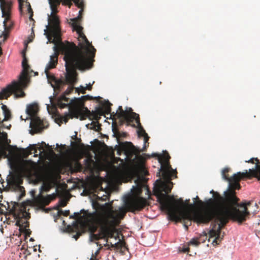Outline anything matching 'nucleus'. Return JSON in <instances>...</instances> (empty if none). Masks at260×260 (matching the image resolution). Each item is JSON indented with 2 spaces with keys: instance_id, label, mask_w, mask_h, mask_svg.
Instances as JSON below:
<instances>
[{
  "instance_id": "1",
  "label": "nucleus",
  "mask_w": 260,
  "mask_h": 260,
  "mask_svg": "<svg viewBox=\"0 0 260 260\" xmlns=\"http://www.w3.org/2000/svg\"><path fill=\"white\" fill-rule=\"evenodd\" d=\"M235 176L234 181H228L227 190L224 191L223 196L217 193L215 200L209 199L205 203L199 200L198 203L204 208L193 211L191 220L198 224H207L214 219L209 232L210 238L215 237L213 244L217 245L222 239L220 237L221 230L230 219L241 223L249 215L248 211L253 201L243 202L239 203L240 199L236 195V190L241 188L239 179Z\"/></svg>"
},
{
  "instance_id": "2",
  "label": "nucleus",
  "mask_w": 260,
  "mask_h": 260,
  "mask_svg": "<svg viewBox=\"0 0 260 260\" xmlns=\"http://www.w3.org/2000/svg\"><path fill=\"white\" fill-rule=\"evenodd\" d=\"M159 162L161 168L157 173V176H162L164 181L160 179L157 180L158 184L154 189V195L161 210L167 212L172 220L180 222L183 221L186 230H188V226L191 224L193 211L195 210H192L194 204H189V200H186V204H185L182 199L175 200L173 196L167 194L171 191L173 187L171 177L177 178V172L172 168L169 161Z\"/></svg>"
},
{
  "instance_id": "3",
  "label": "nucleus",
  "mask_w": 260,
  "mask_h": 260,
  "mask_svg": "<svg viewBox=\"0 0 260 260\" xmlns=\"http://www.w3.org/2000/svg\"><path fill=\"white\" fill-rule=\"evenodd\" d=\"M93 207L96 211L90 214L89 217L94 223L102 228L103 237L106 240V243L104 246L107 247V249H110L108 239L114 238L116 240L119 238L116 226L119 224L120 220L123 219L125 212L123 211L113 210L108 203L102 205L97 203L94 204ZM110 243L111 248L120 249L122 253H124L125 250H128L125 242L120 241V239L115 244L112 242Z\"/></svg>"
},
{
  "instance_id": "4",
  "label": "nucleus",
  "mask_w": 260,
  "mask_h": 260,
  "mask_svg": "<svg viewBox=\"0 0 260 260\" xmlns=\"http://www.w3.org/2000/svg\"><path fill=\"white\" fill-rule=\"evenodd\" d=\"M79 47L73 42H67V44H61L60 48L63 53L65 54L63 59L67 72L66 82L70 85H74L77 81L76 69L83 70L89 67L93 61L96 50L85 47L81 43H79Z\"/></svg>"
},
{
  "instance_id": "5",
  "label": "nucleus",
  "mask_w": 260,
  "mask_h": 260,
  "mask_svg": "<svg viewBox=\"0 0 260 260\" xmlns=\"http://www.w3.org/2000/svg\"><path fill=\"white\" fill-rule=\"evenodd\" d=\"M46 28L44 30L45 34L46 35L48 41L54 44L53 47L54 52L53 55L50 56V61L46 67L45 72L48 79L51 80L54 82V85L51 84L52 87L54 89L60 90L61 86L65 84L64 82L61 80L57 79L53 75L49 76L48 75L47 70L55 68L57 64L59 52L65 56V54L62 52L60 45L61 44H67L68 41H66L65 43L62 42L61 28L58 26V20L55 16H52L51 20L49 19V25H47Z\"/></svg>"
},
{
  "instance_id": "6",
  "label": "nucleus",
  "mask_w": 260,
  "mask_h": 260,
  "mask_svg": "<svg viewBox=\"0 0 260 260\" xmlns=\"http://www.w3.org/2000/svg\"><path fill=\"white\" fill-rule=\"evenodd\" d=\"M22 66L23 70L18 77V80L13 81L11 84L0 91V100L7 99L12 94H14L15 98H24L25 96V93L23 90L28 86L29 82L28 76L29 73L33 72V71L30 69L25 55H23ZM0 141H8V135L6 132H0ZM9 141L10 142V140Z\"/></svg>"
},
{
  "instance_id": "7",
  "label": "nucleus",
  "mask_w": 260,
  "mask_h": 260,
  "mask_svg": "<svg viewBox=\"0 0 260 260\" xmlns=\"http://www.w3.org/2000/svg\"><path fill=\"white\" fill-rule=\"evenodd\" d=\"M255 161H256V165L254 169H249L248 172L245 170V172H238L236 174H234L231 177H229V175L226 174L230 171V169L228 168H224L222 171L223 178L228 181H234L233 178L236 176H237L236 179H239L240 182L244 178H250L253 177L256 178L258 181H260V161L259 159L256 157L251 158L249 160L245 161L246 162L251 164H254Z\"/></svg>"
},
{
  "instance_id": "8",
  "label": "nucleus",
  "mask_w": 260,
  "mask_h": 260,
  "mask_svg": "<svg viewBox=\"0 0 260 260\" xmlns=\"http://www.w3.org/2000/svg\"><path fill=\"white\" fill-rule=\"evenodd\" d=\"M142 190L141 187L137 188V196H130L124 200L125 208L128 211L135 212L144 209L147 205L146 199L140 197Z\"/></svg>"
},
{
  "instance_id": "9",
  "label": "nucleus",
  "mask_w": 260,
  "mask_h": 260,
  "mask_svg": "<svg viewBox=\"0 0 260 260\" xmlns=\"http://www.w3.org/2000/svg\"><path fill=\"white\" fill-rule=\"evenodd\" d=\"M9 216H12L14 218V220L16 221L15 225L19 227L21 232L29 226V222L27 219L30 218L29 214L26 213L23 209L20 208L17 209L14 206L10 210Z\"/></svg>"
},
{
  "instance_id": "10",
  "label": "nucleus",
  "mask_w": 260,
  "mask_h": 260,
  "mask_svg": "<svg viewBox=\"0 0 260 260\" xmlns=\"http://www.w3.org/2000/svg\"><path fill=\"white\" fill-rule=\"evenodd\" d=\"M72 1H73L75 4L79 8H82L84 6V3L83 0H48L50 7L51 10V13L50 15H48V25H49V19L51 20L52 16H55L58 20V26H60V20L58 16L57 15L58 11V7H59L60 2L63 5H68L69 8L72 5Z\"/></svg>"
},
{
  "instance_id": "11",
  "label": "nucleus",
  "mask_w": 260,
  "mask_h": 260,
  "mask_svg": "<svg viewBox=\"0 0 260 260\" xmlns=\"http://www.w3.org/2000/svg\"><path fill=\"white\" fill-rule=\"evenodd\" d=\"M92 99V97L89 95H83L78 99L79 103L81 104L80 107L74 108L70 110V115L71 118L74 117L78 118H79L80 120H84L87 118V114L89 113V110L87 107H85L84 105V103L87 101Z\"/></svg>"
},
{
  "instance_id": "12",
  "label": "nucleus",
  "mask_w": 260,
  "mask_h": 260,
  "mask_svg": "<svg viewBox=\"0 0 260 260\" xmlns=\"http://www.w3.org/2000/svg\"><path fill=\"white\" fill-rule=\"evenodd\" d=\"M80 9L81 10L79 12V16L77 17L71 19V21L72 22V25L73 30L77 31L78 40L80 42L79 43H83L85 47L91 48L92 46L83 32L82 30L83 28L80 24V22L82 19V15L83 12V8Z\"/></svg>"
},
{
  "instance_id": "13",
  "label": "nucleus",
  "mask_w": 260,
  "mask_h": 260,
  "mask_svg": "<svg viewBox=\"0 0 260 260\" xmlns=\"http://www.w3.org/2000/svg\"><path fill=\"white\" fill-rule=\"evenodd\" d=\"M93 214L92 213H89L87 211H85L84 209H82L80 211V213H74V217H71V218H74L77 219H81L84 220V222L86 224L91 223L92 226L90 228L91 233H94L97 230L98 227L100 226L99 225L96 224L95 223L93 222L92 219H90L91 217H89L90 214Z\"/></svg>"
},
{
  "instance_id": "14",
  "label": "nucleus",
  "mask_w": 260,
  "mask_h": 260,
  "mask_svg": "<svg viewBox=\"0 0 260 260\" xmlns=\"http://www.w3.org/2000/svg\"><path fill=\"white\" fill-rule=\"evenodd\" d=\"M7 184L10 186L15 188H19L21 192V196L25 195L24 188L20 185L23 182V180L20 175L18 173L11 174L7 177Z\"/></svg>"
},
{
  "instance_id": "15",
  "label": "nucleus",
  "mask_w": 260,
  "mask_h": 260,
  "mask_svg": "<svg viewBox=\"0 0 260 260\" xmlns=\"http://www.w3.org/2000/svg\"><path fill=\"white\" fill-rule=\"evenodd\" d=\"M119 112H116L114 114L113 112V116H117L119 118H123L127 122H133L135 120L136 123L140 124V120L139 115L135 112H132L131 114L128 113L125 111H124L121 106L118 107Z\"/></svg>"
},
{
  "instance_id": "16",
  "label": "nucleus",
  "mask_w": 260,
  "mask_h": 260,
  "mask_svg": "<svg viewBox=\"0 0 260 260\" xmlns=\"http://www.w3.org/2000/svg\"><path fill=\"white\" fill-rule=\"evenodd\" d=\"M12 6V2L10 1H2L1 3V9L2 12L3 17L6 18L10 17L11 10Z\"/></svg>"
},
{
  "instance_id": "17",
  "label": "nucleus",
  "mask_w": 260,
  "mask_h": 260,
  "mask_svg": "<svg viewBox=\"0 0 260 260\" xmlns=\"http://www.w3.org/2000/svg\"><path fill=\"white\" fill-rule=\"evenodd\" d=\"M43 121L37 116L31 118L30 126L35 131V133L40 132L42 129Z\"/></svg>"
},
{
  "instance_id": "18",
  "label": "nucleus",
  "mask_w": 260,
  "mask_h": 260,
  "mask_svg": "<svg viewBox=\"0 0 260 260\" xmlns=\"http://www.w3.org/2000/svg\"><path fill=\"white\" fill-rule=\"evenodd\" d=\"M38 107L36 104H31L27 107L26 113L31 118L37 115Z\"/></svg>"
},
{
  "instance_id": "19",
  "label": "nucleus",
  "mask_w": 260,
  "mask_h": 260,
  "mask_svg": "<svg viewBox=\"0 0 260 260\" xmlns=\"http://www.w3.org/2000/svg\"><path fill=\"white\" fill-rule=\"evenodd\" d=\"M111 105L112 104L109 102V101H105L104 103L102 104L101 106V108L103 109L105 113L107 115L110 114V116H113V114H111Z\"/></svg>"
},
{
  "instance_id": "20",
  "label": "nucleus",
  "mask_w": 260,
  "mask_h": 260,
  "mask_svg": "<svg viewBox=\"0 0 260 260\" xmlns=\"http://www.w3.org/2000/svg\"><path fill=\"white\" fill-rule=\"evenodd\" d=\"M54 199L51 195H47L46 197L42 196L40 198V202L44 206L48 205L51 201Z\"/></svg>"
},
{
  "instance_id": "21",
  "label": "nucleus",
  "mask_w": 260,
  "mask_h": 260,
  "mask_svg": "<svg viewBox=\"0 0 260 260\" xmlns=\"http://www.w3.org/2000/svg\"><path fill=\"white\" fill-rule=\"evenodd\" d=\"M90 239L91 241H97L101 239H104L103 237V231H102V228H100V232L98 234L91 233L90 236Z\"/></svg>"
},
{
  "instance_id": "22",
  "label": "nucleus",
  "mask_w": 260,
  "mask_h": 260,
  "mask_svg": "<svg viewBox=\"0 0 260 260\" xmlns=\"http://www.w3.org/2000/svg\"><path fill=\"white\" fill-rule=\"evenodd\" d=\"M87 118H88L90 120H95L98 121L100 119V117L99 116L98 114L95 112H90L87 114Z\"/></svg>"
},
{
  "instance_id": "23",
  "label": "nucleus",
  "mask_w": 260,
  "mask_h": 260,
  "mask_svg": "<svg viewBox=\"0 0 260 260\" xmlns=\"http://www.w3.org/2000/svg\"><path fill=\"white\" fill-rule=\"evenodd\" d=\"M171 157L168 152L166 151H164L162 155H160L159 157V161H169Z\"/></svg>"
},
{
  "instance_id": "24",
  "label": "nucleus",
  "mask_w": 260,
  "mask_h": 260,
  "mask_svg": "<svg viewBox=\"0 0 260 260\" xmlns=\"http://www.w3.org/2000/svg\"><path fill=\"white\" fill-rule=\"evenodd\" d=\"M4 26L5 27V29H9L11 28L13 26V23L10 19V17H8V19H7L6 18H5V20L4 21Z\"/></svg>"
},
{
  "instance_id": "25",
  "label": "nucleus",
  "mask_w": 260,
  "mask_h": 260,
  "mask_svg": "<svg viewBox=\"0 0 260 260\" xmlns=\"http://www.w3.org/2000/svg\"><path fill=\"white\" fill-rule=\"evenodd\" d=\"M137 123L139 127V131L138 132V135L139 137H143L144 138H145V137L148 136L147 134L146 133L145 131L142 127L141 124H140L138 123Z\"/></svg>"
},
{
  "instance_id": "26",
  "label": "nucleus",
  "mask_w": 260,
  "mask_h": 260,
  "mask_svg": "<svg viewBox=\"0 0 260 260\" xmlns=\"http://www.w3.org/2000/svg\"><path fill=\"white\" fill-rule=\"evenodd\" d=\"M26 151H27V155H30L34 153L35 154V156L37 155V154H36L37 152V149L36 148L35 145H30V146L27 148Z\"/></svg>"
},
{
  "instance_id": "27",
  "label": "nucleus",
  "mask_w": 260,
  "mask_h": 260,
  "mask_svg": "<svg viewBox=\"0 0 260 260\" xmlns=\"http://www.w3.org/2000/svg\"><path fill=\"white\" fill-rule=\"evenodd\" d=\"M70 118H71L69 113H67L64 115L61 116L60 117V120L61 122H62L63 121L64 123H67Z\"/></svg>"
},
{
  "instance_id": "28",
  "label": "nucleus",
  "mask_w": 260,
  "mask_h": 260,
  "mask_svg": "<svg viewBox=\"0 0 260 260\" xmlns=\"http://www.w3.org/2000/svg\"><path fill=\"white\" fill-rule=\"evenodd\" d=\"M207 237H207V235L206 234H205L204 235H201L199 237H197L199 244H200L201 243H204L206 241V240H207Z\"/></svg>"
},
{
  "instance_id": "29",
  "label": "nucleus",
  "mask_w": 260,
  "mask_h": 260,
  "mask_svg": "<svg viewBox=\"0 0 260 260\" xmlns=\"http://www.w3.org/2000/svg\"><path fill=\"white\" fill-rule=\"evenodd\" d=\"M190 245H194L196 246H199L200 245V244L199 243L198 238H192V239H191V240L188 243V246Z\"/></svg>"
},
{
  "instance_id": "30",
  "label": "nucleus",
  "mask_w": 260,
  "mask_h": 260,
  "mask_svg": "<svg viewBox=\"0 0 260 260\" xmlns=\"http://www.w3.org/2000/svg\"><path fill=\"white\" fill-rule=\"evenodd\" d=\"M25 5L27 7V11L28 13L30 14L29 19H31L33 15V11L31 8L29 2H26Z\"/></svg>"
},
{
  "instance_id": "31",
  "label": "nucleus",
  "mask_w": 260,
  "mask_h": 260,
  "mask_svg": "<svg viewBox=\"0 0 260 260\" xmlns=\"http://www.w3.org/2000/svg\"><path fill=\"white\" fill-rule=\"evenodd\" d=\"M149 137L148 136L145 137L144 138V146L143 148L141 150V151H146V148L149 146V143H148V141L149 140Z\"/></svg>"
},
{
  "instance_id": "32",
  "label": "nucleus",
  "mask_w": 260,
  "mask_h": 260,
  "mask_svg": "<svg viewBox=\"0 0 260 260\" xmlns=\"http://www.w3.org/2000/svg\"><path fill=\"white\" fill-rule=\"evenodd\" d=\"M95 112L98 114L99 116L100 117H101V116L106 114V113H105V112L104 111L103 109L101 108V107H99L96 109Z\"/></svg>"
},
{
  "instance_id": "33",
  "label": "nucleus",
  "mask_w": 260,
  "mask_h": 260,
  "mask_svg": "<svg viewBox=\"0 0 260 260\" xmlns=\"http://www.w3.org/2000/svg\"><path fill=\"white\" fill-rule=\"evenodd\" d=\"M57 105L59 108H60L61 109L64 108L68 106V103H64L62 101H58V100H57Z\"/></svg>"
},
{
  "instance_id": "34",
  "label": "nucleus",
  "mask_w": 260,
  "mask_h": 260,
  "mask_svg": "<svg viewBox=\"0 0 260 260\" xmlns=\"http://www.w3.org/2000/svg\"><path fill=\"white\" fill-rule=\"evenodd\" d=\"M35 37V32L34 31L33 28H31V32L30 35L28 37V40H27V43H29L31 42Z\"/></svg>"
},
{
  "instance_id": "35",
  "label": "nucleus",
  "mask_w": 260,
  "mask_h": 260,
  "mask_svg": "<svg viewBox=\"0 0 260 260\" xmlns=\"http://www.w3.org/2000/svg\"><path fill=\"white\" fill-rule=\"evenodd\" d=\"M66 95L67 94H65V93H64V94L63 95H61L58 98V100L62 101V102H63V101H64V102H66L67 103H68L69 101V99L66 97Z\"/></svg>"
},
{
  "instance_id": "36",
  "label": "nucleus",
  "mask_w": 260,
  "mask_h": 260,
  "mask_svg": "<svg viewBox=\"0 0 260 260\" xmlns=\"http://www.w3.org/2000/svg\"><path fill=\"white\" fill-rule=\"evenodd\" d=\"M101 249V247H100L98 250H97L95 252L94 254H93L92 253V255H91V257L90 258V260H96V259H98V258L96 257V256L99 254V253L100 252V250Z\"/></svg>"
},
{
  "instance_id": "37",
  "label": "nucleus",
  "mask_w": 260,
  "mask_h": 260,
  "mask_svg": "<svg viewBox=\"0 0 260 260\" xmlns=\"http://www.w3.org/2000/svg\"><path fill=\"white\" fill-rule=\"evenodd\" d=\"M19 2V10L20 12L22 13L23 11V8L24 6V3L25 2L24 0H18Z\"/></svg>"
},
{
  "instance_id": "38",
  "label": "nucleus",
  "mask_w": 260,
  "mask_h": 260,
  "mask_svg": "<svg viewBox=\"0 0 260 260\" xmlns=\"http://www.w3.org/2000/svg\"><path fill=\"white\" fill-rule=\"evenodd\" d=\"M74 89L73 85H70L67 89L64 91L65 94H69L70 93H71Z\"/></svg>"
},
{
  "instance_id": "39",
  "label": "nucleus",
  "mask_w": 260,
  "mask_h": 260,
  "mask_svg": "<svg viewBox=\"0 0 260 260\" xmlns=\"http://www.w3.org/2000/svg\"><path fill=\"white\" fill-rule=\"evenodd\" d=\"M86 88L83 86H80L79 88H77V90L78 92H80L83 94H85L86 92Z\"/></svg>"
},
{
  "instance_id": "40",
  "label": "nucleus",
  "mask_w": 260,
  "mask_h": 260,
  "mask_svg": "<svg viewBox=\"0 0 260 260\" xmlns=\"http://www.w3.org/2000/svg\"><path fill=\"white\" fill-rule=\"evenodd\" d=\"M59 213L62 214L63 215L65 216H68L70 214V211L69 210H66V211H62L60 210L59 211Z\"/></svg>"
},
{
  "instance_id": "41",
  "label": "nucleus",
  "mask_w": 260,
  "mask_h": 260,
  "mask_svg": "<svg viewBox=\"0 0 260 260\" xmlns=\"http://www.w3.org/2000/svg\"><path fill=\"white\" fill-rule=\"evenodd\" d=\"M181 251L184 253H188L189 251V248L188 246H184Z\"/></svg>"
},
{
  "instance_id": "42",
  "label": "nucleus",
  "mask_w": 260,
  "mask_h": 260,
  "mask_svg": "<svg viewBox=\"0 0 260 260\" xmlns=\"http://www.w3.org/2000/svg\"><path fill=\"white\" fill-rule=\"evenodd\" d=\"M92 123L93 124V126L91 128L92 129H94L97 130L96 127L98 128L100 127V125L99 123L96 124L95 122H92Z\"/></svg>"
},
{
  "instance_id": "43",
  "label": "nucleus",
  "mask_w": 260,
  "mask_h": 260,
  "mask_svg": "<svg viewBox=\"0 0 260 260\" xmlns=\"http://www.w3.org/2000/svg\"><path fill=\"white\" fill-rule=\"evenodd\" d=\"M59 202H60V205L61 207H65L67 205L66 202L63 200H60Z\"/></svg>"
},
{
  "instance_id": "44",
  "label": "nucleus",
  "mask_w": 260,
  "mask_h": 260,
  "mask_svg": "<svg viewBox=\"0 0 260 260\" xmlns=\"http://www.w3.org/2000/svg\"><path fill=\"white\" fill-rule=\"evenodd\" d=\"M210 193H213V197H214V199H212V200H215V198L216 197V195H217V193L220 194L219 193L217 192H214L213 190H212L211 191H210ZM212 199V198H211Z\"/></svg>"
},
{
  "instance_id": "45",
  "label": "nucleus",
  "mask_w": 260,
  "mask_h": 260,
  "mask_svg": "<svg viewBox=\"0 0 260 260\" xmlns=\"http://www.w3.org/2000/svg\"><path fill=\"white\" fill-rule=\"evenodd\" d=\"M86 89H88L89 90H91L92 89V85L89 84L86 87H85Z\"/></svg>"
},
{
  "instance_id": "46",
  "label": "nucleus",
  "mask_w": 260,
  "mask_h": 260,
  "mask_svg": "<svg viewBox=\"0 0 260 260\" xmlns=\"http://www.w3.org/2000/svg\"><path fill=\"white\" fill-rule=\"evenodd\" d=\"M3 35L4 36V39L5 40L7 39V38L8 37V35L5 32H3Z\"/></svg>"
},
{
  "instance_id": "47",
  "label": "nucleus",
  "mask_w": 260,
  "mask_h": 260,
  "mask_svg": "<svg viewBox=\"0 0 260 260\" xmlns=\"http://www.w3.org/2000/svg\"><path fill=\"white\" fill-rule=\"evenodd\" d=\"M3 54V52H2V48L0 47V56L2 55V54Z\"/></svg>"
},
{
  "instance_id": "48",
  "label": "nucleus",
  "mask_w": 260,
  "mask_h": 260,
  "mask_svg": "<svg viewBox=\"0 0 260 260\" xmlns=\"http://www.w3.org/2000/svg\"><path fill=\"white\" fill-rule=\"evenodd\" d=\"M31 131H32V130H31V131H30V134H32V135H33L34 133H31Z\"/></svg>"
},
{
  "instance_id": "49",
  "label": "nucleus",
  "mask_w": 260,
  "mask_h": 260,
  "mask_svg": "<svg viewBox=\"0 0 260 260\" xmlns=\"http://www.w3.org/2000/svg\"><path fill=\"white\" fill-rule=\"evenodd\" d=\"M129 111H132V108H129Z\"/></svg>"
},
{
  "instance_id": "50",
  "label": "nucleus",
  "mask_w": 260,
  "mask_h": 260,
  "mask_svg": "<svg viewBox=\"0 0 260 260\" xmlns=\"http://www.w3.org/2000/svg\"><path fill=\"white\" fill-rule=\"evenodd\" d=\"M147 191L148 192H149V191L148 189H147Z\"/></svg>"
},
{
  "instance_id": "51",
  "label": "nucleus",
  "mask_w": 260,
  "mask_h": 260,
  "mask_svg": "<svg viewBox=\"0 0 260 260\" xmlns=\"http://www.w3.org/2000/svg\"><path fill=\"white\" fill-rule=\"evenodd\" d=\"M78 165H79L80 167H81V165L80 164L78 163Z\"/></svg>"
},
{
  "instance_id": "52",
  "label": "nucleus",
  "mask_w": 260,
  "mask_h": 260,
  "mask_svg": "<svg viewBox=\"0 0 260 260\" xmlns=\"http://www.w3.org/2000/svg\"><path fill=\"white\" fill-rule=\"evenodd\" d=\"M13 166V165H11V167L13 168L14 167Z\"/></svg>"
},
{
  "instance_id": "53",
  "label": "nucleus",
  "mask_w": 260,
  "mask_h": 260,
  "mask_svg": "<svg viewBox=\"0 0 260 260\" xmlns=\"http://www.w3.org/2000/svg\"><path fill=\"white\" fill-rule=\"evenodd\" d=\"M85 161H86V162H87V161H88V159H85Z\"/></svg>"
},
{
  "instance_id": "54",
  "label": "nucleus",
  "mask_w": 260,
  "mask_h": 260,
  "mask_svg": "<svg viewBox=\"0 0 260 260\" xmlns=\"http://www.w3.org/2000/svg\"><path fill=\"white\" fill-rule=\"evenodd\" d=\"M196 199H199V197L197 196Z\"/></svg>"
}]
</instances>
